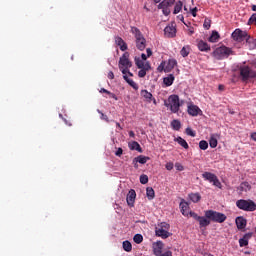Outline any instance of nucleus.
<instances>
[{
  "instance_id": "53",
  "label": "nucleus",
  "mask_w": 256,
  "mask_h": 256,
  "mask_svg": "<svg viewBox=\"0 0 256 256\" xmlns=\"http://www.w3.org/2000/svg\"><path fill=\"white\" fill-rule=\"evenodd\" d=\"M115 155L116 157H121L123 155V148H118Z\"/></svg>"
},
{
  "instance_id": "38",
  "label": "nucleus",
  "mask_w": 256,
  "mask_h": 256,
  "mask_svg": "<svg viewBox=\"0 0 256 256\" xmlns=\"http://www.w3.org/2000/svg\"><path fill=\"white\" fill-rule=\"evenodd\" d=\"M133 241H134V243H137V245L143 243V235H141V234H136V235L133 237Z\"/></svg>"
},
{
  "instance_id": "22",
  "label": "nucleus",
  "mask_w": 256,
  "mask_h": 256,
  "mask_svg": "<svg viewBox=\"0 0 256 256\" xmlns=\"http://www.w3.org/2000/svg\"><path fill=\"white\" fill-rule=\"evenodd\" d=\"M217 137H219V134H211L210 140H209V145L211 149H215V147H217V144H218Z\"/></svg>"
},
{
  "instance_id": "32",
  "label": "nucleus",
  "mask_w": 256,
  "mask_h": 256,
  "mask_svg": "<svg viewBox=\"0 0 256 256\" xmlns=\"http://www.w3.org/2000/svg\"><path fill=\"white\" fill-rule=\"evenodd\" d=\"M123 249L127 253H131V251H133V245L131 244V242L126 240V241L123 242Z\"/></svg>"
},
{
  "instance_id": "42",
  "label": "nucleus",
  "mask_w": 256,
  "mask_h": 256,
  "mask_svg": "<svg viewBox=\"0 0 256 256\" xmlns=\"http://www.w3.org/2000/svg\"><path fill=\"white\" fill-rule=\"evenodd\" d=\"M158 227H159L160 229H164V230H166V231H169L170 225H169L168 223H166V222H161V223L158 225Z\"/></svg>"
},
{
  "instance_id": "3",
  "label": "nucleus",
  "mask_w": 256,
  "mask_h": 256,
  "mask_svg": "<svg viewBox=\"0 0 256 256\" xmlns=\"http://www.w3.org/2000/svg\"><path fill=\"white\" fill-rule=\"evenodd\" d=\"M236 207L241 211L253 212L256 211V203L251 199H240L236 201Z\"/></svg>"
},
{
  "instance_id": "44",
  "label": "nucleus",
  "mask_w": 256,
  "mask_h": 256,
  "mask_svg": "<svg viewBox=\"0 0 256 256\" xmlns=\"http://www.w3.org/2000/svg\"><path fill=\"white\" fill-rule=\"evenodd\" d=\"M118 47H120V50L122 51H127L128 49L127 43L125 42V40H122V43L118 44Z\"/></svg>"
},
{
  "instance_id": "52",
  "label": "nucleus",
  "mask_w": 256,
  "mask_h": 256,
  "mask_svg": "<svg viewBox=\"0 0 256 256\" xmlns=\"http://www.w3.org/2000/svg\"><path fill=\"white\" fill-rule=\"evenodd\" d=\"M123 38H121V37H119V36H117L116 38H115V43H116V45H121V43H123Z\"/></svg>"
},
{
  "instance_id": "40",
  "label": "nucleus",
  "mask_w": 256,
  "mask_h": 256,
  "mask_svg": "<svg viewBox=\"0 0 256 256\" xmlns=\"http://www.w3.org/2000/svg\"><path fill=\"white\" fill-rule=\"evenodd\" d=\"M135 63H136V67H138V69H143V67H145V62H143V60L136 58L135 59Z\"/></svg>"
},
{
  "instance_id": "6",
  "label": "nucleus",
  "mask_w": 256,
  "mask_h": 256,
  "mask_svg": "<svg viewBox=\"0 0 256 256\" xmlns=\"http://www.w3.org/2000/svg\"><path fill=\"white\" fill-rule=\"evenodd\" d=\"M229 55H233V50H231V48L226 46L218 47L213 52V56L215 57V59H218V60L227 59Z\"/></svg>"
},
{
  "instance_id": "30",
  "label": "nucleus",
  "mask_w": 256,
  "mask_h": 256,
  "mask_svg": "<svg viewBox=\"0 0 256 256\" xmlns=\"http://www.w3.org/2000/svg\"><path fill=\"white\" fill-rule=\"evenodd\" d=\"M135 159L138 163H140V165H145V163H147V161H149L151 158H149V156L139 155L135 157Z\"/></svg>"
},
{
  "instance_id": "64",
  "label": "nucleus",
  "mask_w": 256,
  "mask_h": 256,
  "mask_svg": "<svg viewBox=\"0 0 256 256\" xmlns=\"http://www.w3.org/2000/svg\"><path fill=\"white\" fill-rule=\"evenodd\" d=\"M251 140H252V141H256V132H253V133L251 134Z\"/></svg>"
},
{
  "instance_id": "34",
  "label": "nucleus",
  "mask_w": 256,
  "mask_h": 256,
  "mask_svg": "<svg viewBox=\"0 0 256 256\" xmlns=\"http://www.w3.org/2000/svg\"><path fill=\"white\" fill-rule=\"evenodd\" d=\"M189 53H191V48L189 46H184L180 50V55H182L183 57H189Z\"/></svg>"
},
{
  "instance_id": "24",
  "label": "nucleus",
  "mask_w": 256,
  "mask_h": 256,
  "mask_svg": "<svg viewBox=\"0 0 256 256\" xmlns=\"http://www.w3.org/2000/svg\"><path fill=\"white\" fill-rule=\"evenodd\" d=\"M153 253H154L155 256H161V255H163V254H162V253H163V243L158 242V243H157V246L154 247V249H153Z\"/></svg>"
},
{
  "instance_id": "41",
  "label": "nucleus",
  "mask_w": 256,
  "mask_h": 256,
  "mask_svg": "<svg viewBox=\"0 0 256 256\" xmlns=\"http://www.w3.org/2000/svg\"><path fill=\"white\" fill-rule=\"evenodd\" d=\"M248 25H256V13L252 14L248 20Z\"/></svg>"
},
{
  "instance_id": "51",
  "label": "nucleus",
  "mask_w": 256,
  "mask_h": 256,
  "mask_svg": "<svg viewBox=\"0 0 256 256\" xmlns=\"http://www.w3.org/2000/svg\"><path fill=\"white\" fill-rule=\"evenodd\" d=\"M167 171H172L173 167H175V165L173 164V162H167L165 165Z\"/></svg>"
},
{
  "instance_id": "7",
  "label": "nucleus",
  "mask_w": 256,
  "mask_h": 256,
  "mask_svg": "<svg viewBox=\"0 0 256 256\" xmlns=\"http://www.w3.org/2000/svg\"><path fill=\"white\" fill-rule=\"evenodd\" d=\"M239 71L242 81H249V79L256 77V72L247 65L240 66Z\"/></svg>"
},
{
  "instance_id": "31",
  "label": "nucleus",
  "mask_w": 256,
  "mask_h": 256,
  "mask_svg": "<svg viewBox=\"0 0 256 256\" xmlns=\"http://www.w3.org/2000/svg\"><path fill=\"white\" fill-rule=\"evenodd\" d=\"M146 195L149 201L155 199V190L152 187L146 188Z\"/></svg>"
},
{
  "instance_id": "48",
  "label": "nucleus",
  "mask_w": 256,
  "mask_h": 256,
  "mask_svg": "<svg viewBox=\"0 0 256 256\" xmlns=\"http://www.w3.org/2000/svg\"><path fill=\"white\" fill-rule=\"evenodd\" d=\"M186 134H188L190 137H195V131L191 128H186Z\"/></svg>"
},
{
  "instance_id": "16",
  "label": "nucleus",
  "mask_w": 256,
  "mask_h": 256,
  "mask_svg": "<svg viewBox=\"0 0 256 256\" xmlns=\"http://www.w3.org/2000/svg\"><path fill=\"white\" fill-rule=\"evenodd\" d=\"M253 237V233L249 232L246 233L242 238L239 239V245L240 247H247L249 245V239Z\"/></svg>"
},
{
  "instance_id": "8",
  "label": "nucleus",
  "mask_w": 256,
  "mask_h": 256,
  "mask_svg": "<svg viewBox=\"0 0 256 256\" xmlns=\"http://www.w3.org/2000/svg\"><path fill=\"white\" fill-rule=\"evenodd\" d=\"M203 179L205 181H209V183H213L215 187H218V189H222L223 185L221 184V181H219V178L217 175L211 173V172H204L202 174Z\"/></svg>"
},
{
  "instance_id": "58",
  "label": "nucleus",
  "mask_w": 256,
  "mask_h": 256,
  "mask_svg": "<svg viewBox=\"0 0 256 256\" xmlns=\"http://www.w3.org/2000/svg\"><path fill=\"white\" fill-rule=\"evenodd\" d=\"M160 256H173V252H171V251H166V252H164L162 255H160Z\"/></svg>"
},
{
  "instance_id": "13",
  "label": "nucleus",
  "mask_w": 256,
  "mask_h": 256,
  "mask_svg": "<svg viewBox=\"0 0 256 256\" xmlns=\"http://www.w3.org/2000/svg\"><path fill=\"white\" fill-rule=\"evenodd\" d=\"M136 197H137V193L135 192V190L131 189L128 192V195H127V198H126V201L129 205V207H134L135 206Z\"/></svg>"
},
{
  "instance_id": "36",
  "label": "nucleus",
  "mask_w": 256,
  "mask_h": 256,
  "mask_svg": "<svg viewBox=\"0 0 256 256\" xmlns=\"http://www.w3.org/2000/svg\"><path fill=\"white\" fill-rule=\"evenodd\" d=\"M171 127H172V129H174V131H179V129H181V121L173 120L171 122Z\"/></svg>"
},
{
  "instance_id": "5",
  "label": "nucleus",
  "mask_w": 256,
  "mask_h": 256,
  "mask_svg": "<svg viewBox=\"0 0 256 256\" xmlns=\"http://www.w3.org/2000/svg\"><path fill=\"white\" fill-rule=\"evenodd\" d=\"M118 67L123 75L127 72L126 69H131V67H133V63L129 60V52H125L120 57Z\"/></svg>"
},
{
  "instance_id": "17",
  "label": "nucleus",
  "mask_w": 256,
  "mask_h": 256,
  "mask_svg": "<svg viewBox=\"0 0 256 256\" xmlns=\"http://www.w3.org/2000/svg\"><path fill=\"white\" fill-rule=\"evenodd\" d=\"M197 47H198L199 51H202L205 53L211 51V46H209V44H207V42H205L203 40L198 41Z\"/></svg>"
},
{
  "instance_id": "35",
  "label": "nucleus",
  "mask_w": 256,
  "mask_h": 256,
  "mask_svg": "<svg viewBox=\"0 0 256 256\" xmlns=\"http://www.w3.org/2000/svg\"><path fill=\"white\" fill-rule=\"evenodd\" d=\"M181 9H183V2L181 1L176 2L174 7V12H173L174 15H177V13H181Z\"/></svg>"
},
{
  "instance_id": "37",
  "label": "nucleus",
  "mask_w": 256,
  "mask_h": 256,
  "mask_svg": "<svg viewBox=\"0 0 256 256\" xmlns=\"http://www.w3.org/2000/svg\"><path fill=\"white\" fill-rule=\"evenodd\" d=\"M199 148L202 151H207V149H209V143L205 140H202V141L199 142Z\"/></svg>"
},
{
  "instance_id": "12",
  "label": "nucleus",
  "mask_w": 256,
  "mask_h": 256,
  "mask_svg": "<svg viewBox=\"0 0 256 256\" xmlns=\"http://www.w3.org/2000/svg\"><path fill=\"white\" fill-rule=\"evenodd\" d=\"M164 34L169 39H173V37H175V35H177V28H175V26L173 24L168 25L164 29Z\"/></svg>"
},
{
  "instance_id": "21",
  "label": "nucleus",
  "mask_w": 256,
  "mask_h": 256,
  "mask_svg": "<svg viewBox=\"0 0 256 256\" xmlns=\"http://www.w3.org/2000/svg\"><path fill=\"white\" fill-rule=\"evenodd\" d=\"M198 222L200 227H209L211 225V220L206 216H200Z\"/></svg>"
},
{
  "instance_id": "61",
  "label": "nucleus",
  "mask_w": 256,
  "mask_h": 256,
  "mask_svg": "<svg viewBox=\"0 0 256 256\" xmlns=\"http://www.w3.org/2000/svg\"><path fill=\"white\" fill-rule=\"evenodd\" d=\"M195 33V29L193 28V27H190L189 29H188V35H193Z\"/></svg>"
},
{
  "instance_id": "11",
  "label": "nucleus",
  "mask_w": 256,
  "mask_h": 256,
  "mask_svg": "<svg viewBox=\"0 0 256 256\" xmlns=\"http://www.w3.org/2000/svg\"><path fill=\"white\" fill-rule=\"evenodd\" d=\"M231 37L232 39H234V41H238L239 43H241V41H245V39H247V32L242 31L238 28L234 30Z\"/></svg>"
},
{
  "instance_id": "4",
  "label": "nucleus",
  "mask_w": 256,
  "mask_h": 256,
  "mask_svg": "<svg viewBox=\"0 0 256 256\" xmlns=\"http://www.w3.org/2000/svg\"><path fill=\"white\" fill-rule=\"evenodd\" d=\"M205 217L214 223H225V221H227V216L225 214L215 210H206Z\"/></svg>"
},
{
  "instance_id": "19",
  "label": "nucleus",
  "mask_w": 256,
  "mask_h": 256,
  "mask_svg": "<svg viewBox=\"0 0 256 256\" xmlns=\"http://www.w3.org/2000/svg\"><path fill=\"white\" fill-rule=\"evenodd\" d=\"M155 233L157 237H162V239H167L169 237V231L163 228L157 227Z\"/></svg>"
},
{
  "instance_id": "56",
  "label": "nucleus",
  "mask_w": 256,
  "mask_h": 256,
  "mask_svg": "<svg viewBox=\"0 0 256 256\" xmlns=\"http://www.w3.org/2000/svg\"><path fill=\"white\" fill-rule=\"evenodd\" d=\"M139 162L137 161V158H134L132 161V165L134 166L135 169H139Z\"/></svg>"
},
{
  "instance_id": "15",
  "label": "nucleus",
  "mask_w": 256,
  "mask_h": 256,
  "mask_svg": "<svg viewBox=\"0 0 256 256\" xmlns=\"http://www.w3.org/2000/svg\"><path fill=\"white\" fill-rule=\"evenodd\" d=\"M237 229H245L247 227V219H245L243 216L236 217L235 220Z\"/></svg>"
},
{
  "instance_id": "9",
  "label": "nucleus",
  "mask_w": 256,
  "mask_h": 256,
  "mask_svg": "<svg viewBox=\"0 0 256 256\" xmlns=\"http://www.w3.org/2000/svg\"><path fill=\"white\" fill-rule=\"evenodd\" d=\"M175 0H164L158 5V9H162L163 15H169L171 13V7H173Z\"/></svg>"
},
{
  "instance_id": "49",
  "label": "nucleus",
  "mask_w": 256,
  "mask_h": 256,
  "mask_svg": "<svg viewBox=\"0 0 256 256\" xmlns=\"http://www.w3.org/2000/svg\"><path fill=\"white\" fill-rule=\"evenodd\" d=\"M157 71H159V73L165 71V61L161 62V64L157 68Z\"/></svg>"
},
{
  "instance_id": "47",
  "label": "nucleus",
  "mask_w": 256,
  "mask_h": 256,
  "mask_svg": "<svg viewBox=\"0 0 256 256\" xmlns=\"http://www.w3.org/2000/svg\"><path fill=\"white\" fill-rule=\"evenodd\" d=\"M145 75H147V70L140 68V71L138 72V77L142 79L143 77H145Z\"/></svg>"
},
{
  "instance_id": "62",
  "label": "nucleus",
  "mask_w": 256,
  "mask_h": 256,
  "mask_svg": "<svg viewBox=\"0 0 256 256\" xmlns=\"http://www.w3.org/2000/svg\"><path fill=\"white\" fill-rule=\"evenodd\" d=\"M110 92H111V91H109V90H107V89H105V88H101V89H100V93H106V95H109Z\"/></svg>"
},
{
  "instance_id": "25",
  "label": "nucleus",
  "mask_w": 256,
  "mask_h": 256,
  "mask_svg": "<svg viewBox=\"0 0 256 256\" xmlns=\"http://www.w3.org/2000/svg\"><path fill=\"white\" fill-rule=\"evenodd\" d=\"M129 148L131 151H138V153H143V149L141 148V145L138 144L137 141H133L130 145Z\"/></svg>"
},
{
  "instance_id": "14",
  "label": "nucleus",
  "mask_w": 256,
  "mask_h": 256,
  "mask_svg": "<svg viewBox=\"0 0 256 256\" xmlns=\"http://www.w3.org/2000/svg\"><path fill=\"white\" fill-rule=\"evenodd\" d=\"M188 114L191 115V117H197L202 111L199 109V106L191 104L188 106Z\"/></svg>"
},
{
  "instance_id": "10",
  "label": "nucleus",
  "mask_w": 256,
  "mask_h": 256,
  "mask_svg": "<svg viewBox=\"0 0 256 256\" xmlns=\"http://www.w3.org/2000/svg\"><path fill=\"white\" fill-rule=\"evenodd\" d=\"M129 77H133V72H131L129 68H126V72L125 74H123V79L124 81H126V83H128V85H130V87H132L133 89H135V91H137L139 89V85H137V83H135V81H133V79Z\"/></svg>"
},
{
  "instance_id": "43",
  "label": "nucleus",
  "mask_w": 256,
  "mask_h": 256,
  "mask_svg": "<svg viewBox=\"0 0 256 256\" xmlns=\"http://www.w3.org/2000/svg\"><path fill=\"white\" fill-rule=\"evenodd\" d=\"M203 27H204V29H207V30L211 29V20L205 19Z\"/></svg>"
},
{
  "instance_id": "63",
  "label": "nucleus",
  "mask_w": 256,
  "mask_h": 256,
  "mask_svg": "<svg viewBox=\"0 0 256 256\" xmlns=\"http://www.w3.org/2000/svg\"><path fill=\"white\" fill-rule=\"evenodd\" d=\"M147 57L149 56L145 55V53L141 54L142 61H147Z\"/></svg>"
},
{
  "instance_id": "28",
  "label": "nucleus",
  "mask_w": 256,
  "mask_h": 256,
  "mask_svg": "<svg viewBox=\"0 0 256 256\" xmlns=\"http://www.w3.org/2000/svg\"><path fill=\"white\" fill-rule=\"evenodd\" d=\"M189 199L192 203H199L201 201V194L199 193H191L189 194Z\"/></svg>"
},
{
  "instance_id": "26",
  "label": "nucleus",
  "mask_w": 256,
  "mask_h": 256,
  "mask_svg": "<svg viewBox=\"0 0 256 256\" xmlns=\"http://www.w3.org/2000/svg\"><path fill=\"white\" fill-rule=\"evenodd\" d=\"M180 209H181L182 215L184 216L189 215V204L187 202H181Z\"/></svg>"
},
{
  "instance_id": "29",
  "label": "nucleus",
  "mask_w": 256,
  "mask_h": 256,
  "mask_svg": "<svg viewBox=\"0 0 256 256\" xmlns=\"http://www.w3.org/2000/svg\"><path fill=\"white\" fill-rule=\"evenodd\" d=\"M239 190L247 193V191H251V184H249V182H242L239 186Z\"/></svg>"
},
{
  "instance_id": "33",
  "label": "nucleus",
  "mask_w": 256,
  "mask_h": 256,
  "mask_svg": "<svg viewBox=\"0 0 256 256\" xmlns=\"http://www.w3.org/2000/svg\"><path fill=\"white\" fill-rule=\"evenodd\" d=\"M175 141L177 143H179L181 145V147H183L184 149H189V144L187 143V141L185 139H183L182 137H178L175 139Z\"/></svg>"
},
{
  "instance_id": "23",
  "label": "nucleus",
  "mask_w": 256,
  "mask_h": 256,
  "mask_svg": "<svg viewBox=\"0 0 256 256\" xmlns=\"http://www.w3.org/2000/svg\"><path fill=\"white\" fill-rule=\"evenodd\" d=\"M173 81H175V76L173 74H169L168 77L163 79V83L166 87H171V85H173Z\"/></svg>"
},
{
  "instance_id": "45",
  "label": "nucleus",
  "mask_w": 256,
  "mask_h": 256,
  "mask_svg": "<svg viewBox=\"0 0 256 256\" xmlns=\"http://www.w3.org/2000/svg\"><path fill=\"white\" fill-rule=\"evenodd\" d=\"M97 112L99 114H101L100 119H102L103 121H106L107 123H109V117H107V115H105L103 112H101V110H97Z\"/></svg>"
},
{
  "instance_id": "59",
  "label": "nucleus",
  "mask_w": 256,
  "mask_h": 256,
  "mask_svg": "<svg viewBox=\"0 0 256 256\" xmlns=\"http://www.w3.org/2000/svg\"><path fill=\"white\" fill-rule=\"evenodd\" d=\"M108 79H115V74L113 71L108 72Z\"/></svg>"
},
{
  "instance_id": "2",
  "label": "nucleus",
  "mask_w": 256,
  "mask_h": 256,
  "mask_svg": "<svg viewBox=\"0 0 256 256\" xmlns=\"http://www.w3.org/2000/svg\"><path fill=\"white\" fill-rule=\"evenodd\" d=\"M165 107L170 108L171 113H179V109L181 107V102L179 101L178 95H170L168 100L164 101Z\"/></svg>"
},
{
  "instance_id": "39",
  "label": "nucleus",
  "mask_w": 256,
  "mask_h": 256,
  "mask_svg": "<svg viewBox=\"0 0 256 256\" xmlns=\"http://www.w3.org/2000/svg\"><path fill=\"white\" fill-rule=\"evenodd\" d=\"M140 183L142 185H147V183H149V176L145 175V174H142L140 176Z\"/></svg>"
},
{
  "instance_id": "46",
  "label": "nucleus",
  "mask_w": 256,
  "mask_h": 256,
  "mask_svg": "<svg viewBox=\"0 0 256 256\" xmlns=\"http://www.w3.org/2000/svg\"><path fill=\"white\" fill-rule=\"evenodd\" d=\"M190 217H192L193 219H195L196 221H199V219H201V216L197 215V213L190 211L189 212Z\"/></svg>"
},
{
  "instance_id": "27",
  "label": "nucleus",
  "mask_w": 256,
  "mask_h": 256,
  "mask_svg": "<svg viewBox=\"0 0 256 256\" xmlns=\"http://www.w3.org/2000/svg\"><path fill=\"white\" fill-rule=\"evenodd\" d=\"M220 35H219V32H217V31H212V34H211V36L208 38V41L210 42V43H217V41H219V39H220Z\"/></svg>"
},
{
  "instance_id": "1",
  "label": "nucleus",
  "mask_w": 256,
  "mask_h": 256,
  "mask_svg": "<svg viewBox=\"0 0 256 256\" xmlns=\"http://www.w3.org/2000/svg\"><path fill=\"white\" fill-rule=\"evenodd\" d=\"M131 34L134 35L136 39V47L139 51H145V47H147V40L143 36V33H141V30L139 28L133 26L131 27Z\"/></svg>"
},
{
  "instance_id": "20",
  "label": "nucleus",
  "mask_w": 256,
  "mask_h": 256,
  "mask_svg": "<svg viewBox=\"0 0 256 256\" xmlns=\"http://www.w3.org/2000/svg\"><path fill=\"white\" fill-rule=\"evenodd\" d=\"M140 95L145 99V101H147V103H151V101H153V94L147 90H141Z\"/></svg>"
},
{
  "instance_id": "50",
  "label": "nucleus",
  "mask_w": 256,
  "mask_h": 256,
  "mask_svg": "<svg viewBox=\"0 0 256 256\" xmlns=\"http://www.w3.org/2000/svg\"><path fill=\"white\" fill-rule=\"evenodd\" d=\"M175 168L177 171H184V169H185V167H183L182 164L179 162L175 163Z\"/></svg>"
},
{
  "instance_id": "54",
  "label": "nucleus",
  "mask_w": 256,
  "mask_h": 256,
  "mask_svg": "<svg viewBox=\"0 0 256 256\" xmlns=\"http://www.w3.org/2000/svg\"><path fill=\"white\" fill-rule=\"evenodd\" d=\"M108 95H109L110 99H114L115 101H119V98L113 92L108 93Z\"/></svg>"
},
{
  "instance_id": "57",
  "label": "nucleus",
  "mask_w": 256,
  "mask_h": 256,
  "mask_svg": "<svg viewBox=\"0 0 256 256\" xmlns=\"http://www.w3.org/2000/svg\"><path fill=\"white\" fill-rule=\"evenodd\" d=\"M197 7L191 9V15H193L194 17H197Z\"/></svg>"
},
{
  "instance_id": "18",
  "label": "nucleus",
  "mask_w": 256,
  "mask_h": 256,
  "mask_svg": "<svg viewBox=\"0 0 256 256\" xmlns=\"http://www.w3.org/2000/svg\"><path fill=\"white\" fill-rule=\"evenodd\" d=\"M175 67H177V60L169 59L167 65L165 67V73H169V72L173 71V69H175Z\"/></svg>"
},
{
  "instance_id": "60",
  "label": "nucleus",
  "mask_w": 256,
  "mask_h": 256,
  "mask_svg": "<svg viewBox=\"0 0 256 256\" xmlns=\"http://www.w3.org/2000/svg\"><path fill=\"white\" fill-rule=\"evenodd\" d=\"M146 53H147V57H151V55H153V51L151 50V48H147Z\"/></svg>"
},
{
  "instance_id": "55",
  "label": "nucleus",
  "mask_w": 256,
  "mask_h": 256,
  "mask_svg": "<svg viewBox=\"0 0 256 256\" xmlns=\"http://www.w3.org/2000/svg\"><path fill=\"white\" fill-rule=\"evenodd\" d=\"M142 69H144V71H149L151 69V64H149V62H146Z\"/></svg>"
}]
</instances>
